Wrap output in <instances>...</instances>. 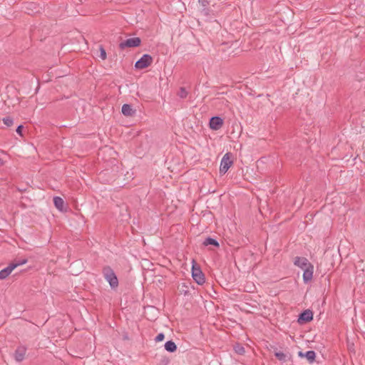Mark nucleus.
<instances>
[{"instance_id":"obj_8","label":"nucleus","mask_w":365,"mask_h":365,"mask_svg":"<svg viewBox=\"0 0 365 365\" xmlns=\"http://www.w3.org/2000/svg\"><path fill=\"white\" fill-rule=\"evenodd\" d=\"M303 269V280L305 283H307L310 282L313 277L314 266L310 264Z\"/></svg>"},{"instance_id":"obj_15","label":"nucleus","mask_w":365,"mask_h":365,"mask_svg":"<svg viewBox=\"0 0 365 365\" xmlns=\"http://www.w3.org/2000/svg\"><path fill=\"white\" fill-rule=\"evenodd\" d=\"M203 245H205V246L213 245L215 247H219V243L216 240H215L213 238L207 237L203 242Z\"/></svg>"},{"instance_id":"obj_27","label":"nucleus","mask_w":365,"mask_h":365,"mask_svg":"<svg viewBox=\"0 0 365 365\" xmlns=\"http://www.w3.org/2000/svg\"><path fill=\"white\" fill-rule=\"evenodd\" d=\"M3 164L2 160L0 158V165Z\"/></svg>"},{"instance_id":"obj_20","label":"nucleus","mask_w":365,"mask_h":365,"mask_svg":"<svg viewBox=\"0 0 365 365\" xmlns=\"http://www.w3.org/2000/svg\"><path fill=\"white\" fill-rule=\"evenodd\" d=\"M3 122L8 127L11 126L13 125V123H14L13 119L11 118H10V117L4 118H3Z\"/></svg>"},{"instance_id":"obj_2","label":"nucleus","mask_w":365,"mask_h":365,"mask_svg":"<svg viewBox=\"0 0 365 365\" xmlns=\"http://www.w3.org/2000/svg\"><path fill=\"white\" fill-rule=\"evenodd\" d=\"M232 165V160L231 159V154L227 153L222 158L220 166V172L222 174H225L230 166Z\"/></svg>"},{"instance_id":"obj_11","label":"nucleus","mask_w":365,"mask_h":365,"mask_svg":"<svg viewBox=\"0 0 365 365\" xmlns=\"http://www.w3.org/2000/svg\"><path fill=\"white\" fill-rule=\"evenodd\" d=\"M15 268H16V265L11 264V263L8 267L1 269L0 271V279H6Z\"/></svg>"},{"instance_id":"obj_25","label":"nucleus","mask_w":365,"mask_h":365,"mask_svg":"<svg viewBox=\"0 0 365 365\" xmlns=\"http://www.w3.org/2000/svg\"><path fill=\"white\" fill-rule=\"evenodd\" d=\"M199 3L201 4L203 6H205L207 4H208V0H199Z\"/></svg>"},{"instance_id":"obj_6","label":"nucleus","mask_w":365,"mask_h":365,"mask_svg":"<svg viewBox=\"0 0 365 365\" xmlns=\"http://www.w3.org/2000/svg\"><path fill=\"white\" fill-rule=\"evenodd\" d=\"M313 319V313L311 310L307 309L302 312L298 318V322L299 324H304L312 321Z\"/></svg>"},{"instance_id":"obj_13","label":"nucleus","mask_w":365,"mask_h":365,"mask_svg":"<svg viewBox=\"0 0 365 365\" xmlns=\"http://www.w3.org/2000/svg\"><path fill=\"white\" fill-rule=\"evenodd\" d=\"M53 203L55 207L60 211H63L64 208V201L61 197H54Z\"/></svg>"},{"instance_id":"obj_12","label":"nucleus","mask_w":365,"mask_h":365,"mask_svg":"<svg viewBox=\"0 0 365 365\" xmlns=\"http://www.w3.org/2000/svg\"><path fill=\"white\" fill-rule=\"evenodd\" d=\"M121 110L122 113L128 117L134 115L136 112V110L133 109L130 104H123Z\"/></svg>"},{"instance_id":"obj_19","label":"nucleus","mask_w":365,"mask_h":365,"mask_svg":"<svg viewBox=\"0 0 365 365\" xmlns=\"http://www.w3.org/2000/svg\"><path fill=\"white\" fill-rule=\"evenodd\" d=\"M234 349H235V352L239 354H240V355L244 354L245 352V348L242 346L240 345V344L236 345L234 347Z\"/></svg>"},{"instance_id":"obj_14","label":"nucleus","mask_w":365,"mask_h":365,"mask_svg":"<svg viewBox=\"0 0 365 365\" xmlns=\"http://www.w3.org/2000/svg\"><path fill=\"white\" fill-rule=\"evenodd\" d=\"M165 349L169 352H175L177 350V346L173 341H168L165 344Z\"/></svg>"},{"instance_id":"obj_24","label":"nucleus","mask_w":365,"mask_h":365,"mask_svg":"<svg viewBox=\"0 0 365 365\" xmlns=\"http://www.w3.org/2000/svg\"><path fill=\"white\" fill-rule=\"evenodd\" d=\"M22 129H23V125H20L17 127L16 131L18 134H19L20 135H22Z\"/></svg>"},{"instance_id":"obj_17","label":"nucleus","mask_w":365,"mask_h":365,"mask_svg":"<svg viewBox=\"0 0 365 365\" xmlns=\"http://www.w3.org/2000/svg\"><path fill=\"white\" fill-rule=\"evenodd\" d=\"M275 356L277 357V359L278 360H279L280 361H287V355L285 354H284L283 352H276L274 354Z\"/></svg>"},{"instance_id":"obj_3","label":"nucleus","mask_w":365,"mask_h":365,"mask_svg":"<svg viewBox=\"0 0 365 365\" xmlns=\"http://www.w3.org/2000/svg\"><path fill=\"white\" fill-rule=\"evenodd\" d=\"M141 43V40L138 37H134L128 38L125 41H123L120 43L119 47L120 49H124L125 48H133L138 47L140 46Z\"/></svg>"},{"instance_id":"obj_22","label":"nucleus","mask_w":365,"mask_h":365,"mask_svg":"<svg viewBox=\"0 0 365 365\" xmlns=\"http://www.w3.org/2000/svg\"><path fill=\"white\" fill-rule=\"evenodd\" d=\"M100 51H101V54H100L101 58L103 60H105L106 58V52L102 46H100Z\"/></svg>"},{"instance_id":"obj_7","label":"nucleus","mask_w":365,"mask_h":365,"mask_svg":"<svg viewBox=\"0 0 365 365\" xmlns=\"http://www.w3.org/2000/svg\"><path fill=\"white\" fill-rule=\"evenodd\" d=\"M210 128L212 130H219L223 125V120L222 118L219 116L212 117L210 120Z\"/></svg>"},{"instance_id":"obj_16","label":"nucleus","mask_w":365,"mask_h":365,"mask_svg":"<svg viewBox=\"0 0 365 365\" xmlns=\"http://www.w3.org/2000/svg\"><path fill=\"white\" fill-rule=\"evenodd\" d=\"M304 356L310 363H312L315 359L316 353L314 351H308L304 354Z\"/></svg>"},{"instance_id":"obj_1","label":"nucleus","mask_w":365,"mask_h":365,"mask_svg":"<svg viewBox=\"0 0 365 365\" xmlns=\"http://www.w3.org/2000/svg\"><path fill=\"white\" fill-rule=\"evenodd\" d=\"M103 274L105 279L109 283L111 288L114 289L118 286V278L113 270L110 267H104L103 270Z\"/></svg>"},{"instance_id":"obj_5","label":"nucleus","mask_w":365,"mask_h":365,"mask_svg":"<svg viewBox=\"0 0 365 365\" xmlns=\"http://www.w3.org/2000/svg\"><path fill=\"white\" fill-rule=\"evenodd\" d=\"M192 276L193 279L198 284H202L205 282V277L202 271L199 268L192 266Z\"/></svg>"},{"instance_id":"obj_9","label":"nucleus","mask_w":365,"mask_h":365,"mask_svg":"<svg viewBox=\"0 0 365 365\" xmlns=\"http://www.w3.org/2000/svg\"><path fill=\"white\" fill-rule=\"evenodd\" d=\"M294 264L302 269L312 264L307 258L300 257H296L294 258Z\"/></svg>"},{"instance_id":"obj_23","label":"nucleus","mask_w":365,"mask_h":365,"mask_svg":"<svg viewBox=\"0 0 365 365\" xmlns=\"http://www.w3.org/2000/svg\"><path fill=\"white\" fill-rule=\"evenodd\" d=\"M164 338H165L164 334L160 333L156 336L155 340V341L159 342V341H162L164 339Z\"/></svg>"},{"instance_id":"obj_26","label":"nucleus","mask_w":365,"mask_h":365,"mask_svg":"<svg viewBox=\"0 0 365 365\" xmlns=\"http://www.w3.org/2000/svg\"><path fill=\"white\" fill-rule=\"evenodd\" d=\"M299 356H301V357H304V354L302 351H299Z\"/></svg>"},{"instance_id":"obj_10","label":"nucleus","mask_w":365,"mask_h":365,"mask_svg":"<svg viewBox=\"0 0 365 365\" xmlns=\"http://www.w3.org/2000/svg\"><path fill=\"white\" fill-rule=\"evenodd\" d=\"M26 352V348L24 346H19L14 354V358L17 361H21L24 360Z\"/></svg>"},{"instance_id":"obj_4","label":"nucleus","mask_w":365,"mask_h":365,"mask_svg":"<svg viewBox=\"0 0 365 365\" xmlns=\"http://www.w3.org/2000/svg\"><path fill=\"white\" fill-rule=\"evenodd\" d=\"M153 62V58L149 54H144L135 62V67L138 69H143L148 67Z\"/></svg>"},{"instance_id":"obj_21","label":"nucleus","mask_w":365,"mask_h":365,"mask_svg":"<svg viewBox=\"0 0 365 365\" xmlns=\"http://www.w3.org/2000/svg\"><path fill=\"white\" fill-rule=\"evenodd\" d=\"M26 262H27V259H24L22 260L16 261L15 262L11 263V264H15L16 267H17L20 265H23V264H26Z\"/></svg>"},{"instance_id":"obj_18","label":"nucleus","mask_w":365,"mask_h":365,"mask_svg":"<svg viewBox=\"0 0 365 365\" xmlns=\"http://www.w3.org/2000/svg\"><path fill=\"white\" fill-rule=\"evenodd\" d=\"M178 95L181 98H185L188 95V92L186 91L185 88L181 87L178 91Z\"/></svg>"}]
</instances>
